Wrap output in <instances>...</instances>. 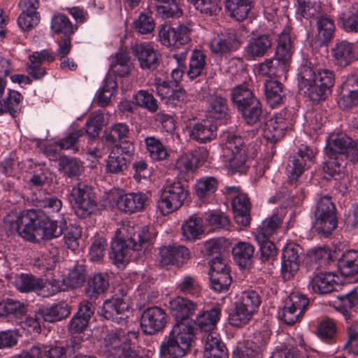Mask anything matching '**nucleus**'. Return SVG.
I'll list each match as a JSON object with an SVG mask.
<instances>
[{"mask_svg": "<svg viewBox=\"0 0 358 358\" xmlns=\"http://www.w3.org/2000/svg\"><path fill=\"white\" fill-rule=\"evenodd\" d=\"M52 31L61 36H73L78 29L70 20L64 14H57L52 17L51 20Z\"/></svg>", "mask_w": 358, "mask_h": 358, "instance_id": "obj_44", "label": "nucleus"}, {"mask_svg": "<svg viewBox=\"0 0 358 358\" xmlns=\"http://www.w3.org/2000/svg\"><path fill=\"white\" fill-rule=\"evenodd\" d=\"M59 165L64 174L70 178L79 176L83 169L81 162L74 157H62Z\"/></svg>", "mask_w": 358, "mask_h": 358, "instance_id": "obj_63", "label": "nucleus"}, {"mask_svg": "<svg viewBox=\"0 0 358 358\" xmlns=\"http://www.w3.org/2000/svg\"><path fill=\"white\" fill-rule=\"evenodd\" d=\"M159 264L162 266L176 265L180 266L190 257L189 250L180 245H169L159 249Z\"/></svg>", "mask_w": 358, "mask_h": 358, "instance_id": "obj_19", "label": "nucleus"}, {"mask_svg": "<svg viewBox=\"0 0 358 358\" xmlns=\"http://www.w3.org/2000/svg\"><path fill=\"white\" fill-rule=\"evenodd\" d=\"M85 131L83 129H74L69 133L64 138L55 142V144L62 150H72L74 152L79 150L78 145L79 138L83 136Z\"/></svg>", "mask_w": 358, "mask_h": 358, "instance_id": "obj_58", "label": "nucleus"}, {"mask_svg": "<svg viewBox=\"0 0 358 358\" xmlns=\"http://www.w3.org/2000/svg\"><path fill=\"white\" fill-rule=\"evenodd\" d=\"M241 44L236 31H229L215 36L209 43V48L213 54L223 56L238 50Z\"/></svg>", "mask_w": 358, "mask_h": 358, "instance_id": "obj_16", "label": "nucleus"}, {"mask_svg": "<svg viewBox=\"0 0 358 358\" xmlns=\"http://www.w3.org/2000/svg\"><path fill=\"white\" fill-rule=\"evenodd\" d=\"M335 275L330 272L315 275L309 283V288L314 292L324 294L332 292L336 286Z\"/></svg>", "mask_w": 358, "mask_h": 358, "instance_id": "obj_32", "label": "nucleus"}, {"mask_svg": "<svg viewBox=\"0 0 358 358\" xmlns=\"http://www.w3.org/2000/svg\"><path fill=\"white\" fill-rule=\"evenodd\" d=\"M267 103L272 108L284 103L287 92L284 85L276 80H267L264 83Z\"/></svg>", "mask_w": 358, "mask_h": 358, "instance_id": "obj_29", "label": "nucleus"}, {"mask_svg": "<svg viewBox=\"0 0 358 358\" xmlns=\"http://www.w3.org/2000/svg\"><path fill=\"white\" fill-rule=\"evenodd\" d=\"M104 125V117L102 113H92L85 123V133L92 138L99 136Z\"/></svg>", "mask_w": 358, "mask_h": 358, "instance_id": "obj_61", "label": "nucleus"}, {"mask_svg": "<svg viewBox=\"0 0 358 358\" xmlns=\"http://www.w3.org/2000/svg\"><path fill=\"white\" fill-rule=\"evenodd\" d=\"M202 219L194 215L182 225L184 237L187 240H195L203 232Z\"/></svg>", "mask_w": 358, "mask_h": 358, "instance_id": "obj_51", "label": "nucleus"}, {"mask_svg": "<svg viewBox=\"0 0 358 358\" xmlns=\"http://www.w3.org/2000/svg\"><path fill=\"white\" fill-rule=\"evenodd\" d=\"M206 66V55L201 50H194L190 56L187 75L191 80L202 75Z\"/></svg>", "mask_w": 358, "mask_h": 358, "instance_id": "obj_42", "label": "nucleus"}, {"mask_svg": "<svg viewBox=\"0 0 358 358\" xmlns=\"http://www.w3.org/2000/svg\"><path fill=\"white\" fill-rule=\"evenodd\" d=\"M257 99L253 92L244 85H237L231 92V101L238 111Z\"/></svg>", "mask_w": 358, "mask_h": 358, "instance_id": "obj_38", "label": "nucleus"}, {"mask_svg": "<svg viewBox=\"0 0 358 358\" xmlns=\"http://www.w3.org/2000/svg\"><path fill=\"white\" fill-rule=\"evenodd\" d=\"M317 20V39L320 43H326L333 37L335 31L334 22L327 15H320Z\"/></svg>", "mask_w": 358, "mask_h": 358, "instance_id": "obj_49", "label": "nucleus"}, {"mask_svg": "<svg viewBox=\"0 0 358 358\" xmlns=\"http://www.w3.org/2000/svg\"><path fill=\"white\" fill-rule=\"evenodd\" d=\"M194 336L193 326L175 324L169 335L161 343L159 352L164 357H183L189 349Z\"/></svg>", "mask_w": 358, "mask_h": 358, "instance_id": "obj_3", "label": "nucleus"}, {"mask_svg": "<svg viewBox=\"0 0 358 358\" xmlns=\"http://www.w3.org/2000/svg\"><path fill=\"white\" fill-rule=\"evenodd\" d=\"M282 222L281 217L277 214L266 218L257 228L255 238L262 241L266 238H271L279 229Z\"/></svg>", "mask_w": 358, "mask_h": 358, "instance_id": "obj_47", "label": "nucleus"}, {"mask_svg": "<svg viewBox=\"0 0 358 358\" xmlns=\"http://www.w3.org/2000/svg\"><path fill=\"white\" fill-rule=\"evenodd\" d=\"M117 87L116 83L112 79H106L103 85L96 94V100L99 106L105 107L108 105L110 98Z\"/></svg>", "mask_w": 358, "mask_h": 358, "instance_id": "obj_64", "label": "nucleus"}, {"mask_svg": "<svg viewBox=\"0 0 358 358\" xmlns=\"http://www.w3.org/2000/svg\"><path fill=\"white\" fill-rule=\"evenodd\" d=\"M134 228L128 229V232L131 234L129 237L130 242L132 243L133 249L139 250L143 248L147 249L152 245L155 239V234L153 230L147 227L139 229L138 231H134Z\"/></svg>", "mask_w": 358, "mask_h": 358, "instance_id": "obj_35", "label": "nucleus"}, {"mask_svg": "<svg viewBox=\"0 0 358 358\" xmlns=\"http://www.w3.org/2000/svg\"><path fill=\"white\" fill-rule=\"evenodd\" d=\"M12 71L10 60L0 58V115L8 113L13 118L21 112V103L23 96L16 90L8 89L4 96L6 81L3 78Z\"/></svg>", "mask_w": 358, "mask_h": 358, "instance_id": "obj_4", "label": "nucleus"}, {"mask_svg": "<svg viewBox=\"0 0 358 358\" xmlns=\"http://www.w3.org/2000/svg\"><path fill=\"white\" fill-rule=\"evenodd\" d=\"M315 217V227L319 234L327 236L337 227L336 207L330 197L323 196L320 199Z\"/></svg>", "mask_w": 358, "mask_h": 358, "instance_id": "obj_7", "label": "nucleus"}, {"mask_svg": "<svg viewBox=\"0 0 358 358\" xmlns=\"http://www.w3.org/2000/svg\"><path fill=\"white\" fill-rule=\"evenodd\" d=\"M188 196V191L179 181L166 184L161 190L157 208L164 215L179 209Z\"/></svg>", "mask_w": 358, "mask_h": 358, "instance_id": "obj_6", "label": "nucleus"}, {"mask_svg": "<svg viewBox=\"0 0 358 358\" xmlns=\"http://www.w3.org/2000/svg\"><path fill=\"white\" fill-rule=\"evenodd\" d=\"M200 13L208 16L217 15L221 10L220 0H187Z\"/></svg>", "mask_w": 358, "mask_h": 358, "instance_id": "obj_59", "label": "nucleus"}, {"mask_svg": "<svg viewBox=\"0 0 358 358\" xmlns=\"http://www.w3.org/2000/svg\"><path fill=\"white\" fill-rule=\"evenodd\" d=\"M337 103L338 107L346 110L358 105V73L348 75L340 87Z\"/></svg>", "mask_w": 358, "mask_h": 358, "instance_id": "obj_12", "label": "nucleus"}, {"mask_svg": "<svg viewBox=\"0 0 358 358\" xmlns=\"http://www.w3.org/2000/svg\"><path fill=\"white\" fill-rule=\"evenodd\" d=\"M216 131V125L208 120L191 124L188 129L189 138L199 143H207L215 138Z\"/></svg>", "mask_w": 358, "mask_h": 358, "instance_id": "obj_21", "label": "nucleus"}, {"mask_svg": "<svg viewBox=\"0 0 358 358\" xmlns=\"http://www.w3.org/2000/svg\"><path fill=\"white\" fill-rule=\"evenodd\" d=\"M271 46V38L269 36L264 34L250 38L245 51L252 57H261L266 55Z\"/></svg>", "mask_w": 358, "mask_h": 358, "instance_id": "obj_36", "label": "nucleus"}, {"mask_svg": "<svg viewBox=\"0 0 358 358\" xmlns=\"http://www.w3.org/2000/svg\"><path fill=\"white\" fill-rule=\"evenodd\" d=\"M129 303L125 296L121 297L116 295L104 301L101 314L104 318L117 324L124 323L128 317Z\"/></svg>", "mask_w": 358, "mask_h": 358, "instance_id": "obj_13", "label": "nucleus"}, {"mask_svg": "<svg viewBox=\"0 0 358 358\" xmlns=\"http://www.w3.org/2000/svg\"><path fill=\"white\" fill-rule=\"evenodd\" d=\"M314 157V151L309 147L303 145L300 147L295 154L289 157L287 166L289 184L296 185L299 178L309 166V163Z\"/></svg>", "mask_w": 358, "mask_h": 358, "instance_id": "obj_9", "label": "nucleus"}, {"mask_svg": "<svg viewBox=\"0 0 358 358\" xmlns=\"http://www.w3.org/2000/svg\"><path fill=\"white\" fill-rule=\"evenodd\" d=\"M352 143V138L343 133L331 134L327 140L325 147V154L331 159L343 157L345 155L348 149Z\"/></svg>", "mask_w": 358, "mask_h": 358, "instance_id": "obj_23", "label": "nucleus"}, {"mask_svg": "<svg viewBox=\"0 0 358 358\" xmlns=\"http://www.w3.org/2000/svg\"><path fill=\"white\" fill-rule=\"evenodd\" d=\"M238 112L247 124L250 125H262L265 122L266 114L262 110V104L258 98L244 106Z\"/></svg>", "mask_w": 358, "mask_h": 358, "instance_id": "obj_30", "label": "nucleus"}, {"mask_svg": "<svg viewBox=\"0 0 358 358\" xmlns=\"http://www.w3.org/2000/svg\"><path fill=\"white\" fill-rule=\"evenodd\" d=\"M221 310L219 307H213L210 310L200 313L194 323L202 331L206 334L213 333L217 322L220 320Z\"/></svg>", "mask_w": 358, "mask_h": 358, "instance_id": "obj_33", "label": "nucleus"}, {"mask_svg": "<svg viewBox=\"0 0 358 358\" xmlns=\"http://www.w3.org/2000/svg\"><path fill=\"white\" fill-rule=\"evenodd\" d=\"M254 252V246L247 242H239L232 249L234 259L241 268L250 265Z\"/></svg>", "mask_w": 358, "mask_h": 358, "instance_id": "obj_39", "label": "nucleus"}, {"mask_svg": "<svg viewBox=\"0 0 358 358\" xmlns=\"http://www.w3.org/2000/svg\"><path fill=\"white\" fill-rule=\"evenodd\" d=\"M299 87L314 102L325 100L335 83L333 71L328 69L315 71L308 65H302L298 73Z\"/></svg>", "mask_w": 358, "mask_h": 358, "instance_id": "obj_2", "label": "nucleus"}, {"mask_svg": "<svg viewBox=\"0 0 358 358\" xmlns=\"http://www.w3.org/2000/svg\"><path fill=\"white\" fill-rule=\"evenodd\" d=\"M27 306L22 302L6 299L0 302V317L12 316L15 318H20L25 315Z\"/></svg>", "mask_w": 358, "mask_h": 358, "instance_id": "obj_43", "label": "nucleus"}, {"mask_svg": "<svg viewBox=\"0 0 358 358\" xmlns=\"http://www.w3.org/2000/svg\"><path fill=\"white\" fill-rule=\"evenodd\" d=\"M134 103L138 107L144 108L150 113H155L159 108L157 99L152 93L147 90H141L134 95Z\"/></svg>", "mask_w": 358, "mask_h": 358, "instance_id": "obj_53", "label": "nucleus"}, {"mask_svg": "<svg viewBox=\"0 0 358 358\" xmlns=\"http://www.w3.org/2000/svg\"><path fill=\"white\" fill-rule=\"evenodd\" d=\"M131 50L142 69L153 71L159 66L161 55L151 44L148 43H135L131 46Z\"/></svg>", "mask_w": 358, "mask_h": 358, "instance_id": "obj_15", "label": "nucleus"}, {"mask_svg": "<svg viewBox=\"0 0 358 358\" xmlns=\"http://www.w3.org/2000/svg\"><path fill=\"white\" fill-rule=\"evenodd\" d=\"M232 208L236 222L243 227L249 225L251 220V204L246 194L238 193L233 199Z\"/></svg>", "mask_w": 358, "mask_h": 358, "instance_id": "obj_24", "label": "nucleus"}, {"mask_svg": "<svg viewBox=\"0 0 358 358\" xmlns=\"http://www.w3.org/2000/svg\"><path fill=\"white\" fill-rule=\"evenodd\" d=\"M4 224L11 234L17 233L31 242L57 238L63 233V229L56 221L34 209L23 211L20 215L12 211L5 217Z\"/></svg>", "mask_w": 358, "mask_h": 358, "instance_id": "obj_1", "label": "nucleus"}, {"mask_svg": "<svg viewBox=\"0 0 358 358\" xmlns=\"http://www.w3.org/2000/svg\"><path fill=\"white\" fill-rule=\"evenodd\" d=\"M253 313L245 309L238 303H236L235 308L229 315V322L231 325L241 327L245 325L252 318Z\"/></svg>", "mask_w": 358, "mask_h": 358, "instance_id": "obj_62", "label": "nucleus"}, {"mask_svg": "<svg viewBox=\"0 0 358 358\" xmlns=\"http://www.w3.org/2000/svg\"><path fill=\"white\" fill-rule=\"evenodd\" d=\"M86 280V270L84 265L77 264L69 272L68 276L64 279L67 287L76 289L82 286Z\"/></svg>", "mask_w": 358, "mask_h": 358, "instance_id": "obj_56", "label": "nucleus"}, {"mask_svg": "<svg viewBox=\"0 0 358 358\" xmlns=\"http://www.w3.org/2000/svg\"><path fill=\"white\" fill-rule=\"evenodd\" d=\"M109 287L108 277L105 273H97L90 277L85 289V294L90 299H96Z\"/></svg>", "mask_w": 358, "mask_h": 358, "instance_id": "obj_34", "label": "nucleus"}, {"mask_svg": "<svg viewBox=\"0 0 358 358\" xmlns=\"http://www.w3.org/2000/svg\"><path fill=\"white\" fill-rule=\"evenodd\" d=\"M223 141L224 155L228 157L231 168L238 172L245 171L250 156L247 152L243 138L239 135L228 133Z\"/></svg>", "mask_w": 358, "mask_h": 358, "instance_id": "obj_5", "label": "nucleus"}, {"mask_svg": "<svg viewBox=\"0 0 358 358\" xmlns=\"http://www.w3.org/2000/svg\"><path fill=\"white\" fill-rule=\"evenodd\" d=\"M339 19L347 32H358V5H352L343 12Z\"/></svg>", "mask_w": 358, "mask_h": 358, "instance_id": "obj_54", "label": "nucleus"}, {"mask_svg": "<svg viewBox=\"0 0 358 358\" xmlns=\"http://www.w3.org/2000/svg\"><path fill=\"white\" fill-rule=\"evenodd\" d=\"M110 249V258L117 266L127 262L130 252L135 250L132 248V243L129 237L127 239L120 238L113 240Z\"/></svg>", "mask_w": 358, "mask_h": 358, "instance_id": "obj_28", "label": "nucleus"}, {"mask_svg": "<svg viewBox=\"0 0 358 358\" xmlns=\"http://www.w3.org/2000/svg\"><path fill=\"white\" fill-rule=\"evenodd\" d=\"M302 251L301 247L296 243H289L285 245L282 252L281 268L284 280H290L299 271Z\"/></svg>", "mask_w": 358, "mask_h": 358, "instance_id": "obj_14", "label": "nucleus"}, {"mask_svg": "<svg viewBox=\"0 0 358 358\" xmlns=\"http://www.w3.org/2000/svg\"><path fill=\"white\" fill-rule=\"evenodd\" d=\"M292 53L293 48L291 37L289 34L282 33L278 37L275 57L288 66Z\"/></svg>", "mask_w": 358, "mask_h": 358, "instance_id": "obj_45", "label": "nucleus"}, {"mask_svg": "<svg viewBox=\"0 0 358 358\" xmlns=\"http://www.w3.org/2000/svg\"><path fill=\"white\" fill-rule=\"evenodd\" d=\"M287 69V66L275 56L273 58L266 59L258 67V71L260 74L269 77H280L284 74Z\"/></svg>", "mask_w": 358, "mask_h": 358, "instance_id": "obj_46", "label": "nucleus"}, {"mask_svg": "<svg viewBox=\"0 0 358 358\" xmlns=\"http://www.w3.org/2000/svg\"><path fill=\"white\" fill-rule=\"evenodd\" d=\"M177 290L185 295L198 296L201 292V286L198 280L193 276L185 275L178 282Z\"/></svg>", "mask_w": 358, "mask_h": 358, "instance_id": "obj_60", "label": "nucleus"}, {"mask_svg": "<svg viewBox=\"0 0 358 358\" xmlns=\"http://www.w3.org/2000/svg\"><path fill=\"white\" fill-rule=\"evenodd\" d=\"M202 341L205 358H228L227 349L216 333L205 334Z\"/></svg>", "mask_w": 358, "mask_h": 358, "instance_id": "obj_25", "label": "nucleus"}, {"mask_svg": "<svg viewBox=\"0 0 358 358\" xmlns=\"http://www.w3.org/2000/svg\"><path fill=\"white\" fill-rule=\"evenodd\" d=\"M337 299L336 309L343 315L346 320H350L351 310L358 306V286L348 294L338 296Z\"/></svg>", "mask_w": 358, "mask_h": 358, "instance_id": "obj_37", "label": "nucleus"}, {"mask_svg": "<svg viewBox=\"0 0 358 358\" xmlns=\"http://www.w3.org/2000/svg\"><path fill=\"white\" fill-rule=\"evenodd\" d=\"M128 166V161L118 147L113 148L106 161V171L113 174L123 173Z\"/></svg>", "mask_w": 358, "mask_h": 358, "instance_id": "obj_40", "label": "nucleus"}, {"mask_svg": "<svg viewBox=\"0 0 358 358\" xmlns=\"http://www.w3.org/2000/svg\"><path fill=\"white\" fill-rule=\"evenodd\" d=\"M338 268L341 274L346 277L358 273V251L344 252L338 261Z\"/></svg>", "mask_w": 358, "mask_h": 358, "instance_id": "obj_41", "label": "nucleus"}, {"mask_svg": "<svg viewBox=\"0 0 358 358\" xmlns=\"http://www.w3.org/2000/svg\"><path fill=\"white\" fill-rule=\"evenodd\" d=\"M16 288L21 292H40L43 280L32 275L21 274L15 280Z\"/></svg>", "mask_w": 358, "mask_h": 358, "instance_id": "obj_50", "label": "nucleus"}, {"mask_svg": "<svg viewBox=\"0 0 358 358\" xmlns=\"http://www.w3.org/2000/svg\"><path fill=\"white\" fill-rule=\"evenodd\" d=\"M71 313V308L64 302L54 303L51 306L41 307L38 310V315L43 322L55 323L66 319Z\"/></svg>", "mask_w": 358, "mask_h": 358, "instance_id": "obj_26", "label": "nucleus"}, {"mask_svg": "<svg viewBox=\"0 0 358 358\" xmlns=\"http://www.w3.org/2000/svg\"><path fill=\"white\" fill-rule=\"evenodd\" d=\"M332 53L336 64L345 66L355 59V46L354 43L341 41L332 49Z\"/></svg>", "mask_w": 358, "mask_h": 358, "instance_id": "obj_31", "label": "nucleus"}, {"mask_svg": "<svg viewBox=\"0 0 358 358\" xmlns=\"http://www.w3.org/2000/svg\"><path fill=\"white\" fill-rule=\"evenodd\" d=\"M167 314L159 306L146 308L141 315V327L143 332L148 335H154L162 331L167 322Z\"/></svg>", "mask_w": 358, "mask_h": 358, "instance_id": "obj_11", "label": "nucleus"}, {"mask_svg": "<svg viewBox=\"0 0 358 358\" xmlns=\"http://www.w3.org/2000/svg\"><path fill=\"white\" fill-rule=\"evenodd\" d=\"M71 196L74 201L76 215L80 218L90 215L96 207L95 194L90 185L80 182L73 187Z\"/></svg>", "mask_w": 358, "mask_h": 358, "instance_id": "obj_8", "label": "nucleus"}, {"mask_svg": "<svg viewBox=\"0 0 358 358\" xmlns=\"http://www.w3.org/2000/svg\"><path fill=\"white\" fill-rule=\"evenodd\" d=\"M320 3L313 0H297V13L307 20L317 19L321 15Z\"/></svg>", "mask_w": 358, "mask_h": 358, "instance_id": "obj_52", "label": "nucleus"}, {"mask_svg": "<svg viewBox=\"0 0 358 358\" xmlns=\"http://www.w3.org/2000/svg\"><path fill=\"white\" fill-rule=\"evenodd\" d=\"M265 127V136L271 141L277 142L285 136V131L291 129L292 120L286 112H281L267 121Z\"/></svg>", "mask_w": 358, "mask_h": 358, "instance_id": "obj_18", "label": "nucleus"}, {"mask_svg": "<svg viewBox=\"0 0 358 358\" xmlns=\"http://www.w3.org/2000/svg\"><path fill=\"white\" fill-rule=\"evenodd\" d=\"M147 150L150 157L156 161L164 160L166 158L168 153L164 145L155 137H147L145 140Z\"/></svg>", "mask_w": 358, "mask_h": 358, "instance_id": "obj_57", "label": "nucleus"}, {"mask_svg": "<svg viewBox=\"0 0 358 358\" xmlns=\"http://www.w3.org/2000/svg\"><path fill=\"white\" fill-rule=\"evenodd\" d=\"M208 112L211 118L222 122H226L230 118L226 98L219 94H212L208 99Z\"/></svg>", "mask_w": 358, "mask_h": 358, "instance_id": "obj_27", "label": "nucleus"}, {"mask_svg": "<svg viewBox=\"0 0 358 358\" xmlns=\"http://www.w3.org/2000/svg\"><path fill=\"white\" fill-rule=\"evenodd\" d=\"M210 262L209 276L211 287L219 292L228 290L232 282L228 259L214 257Z\"/></svg>", "mask_w": 358, "mask_h": 358, "instance_id": "obj_10", "label": "nucleus"}, {"mask_svg": "<svg viewBox=\"0 0 358 358\" xmlns=\"http://www.w3.org/2000/svg\"><path fill=\"white\" fill-rule=\"evenodd\" d=\"M265 345L266 340L262 337V334L256 333L252 340L247 341L243 346L234 350L232 358H262Z\"/></svg>", "mask_w": 358, "mask_h": 358, "instance_id": "obj_22", "label": "nucleus"}, {"mask_svg": "<svg viewBox=\"0 0 358 358\" xmlns=\"http://www.w3.org/2000/svg\"><path fill=\"white\" fill-rule=\"evenodd\" d=\"M218 181L213 176L205 177L197 181L196 194L199 199H204L213 194L217 188Z\"/></svg>", "mask_w": 358, "mask_h": 358, "instance_id": "obj_55", "label": "nucleus"}, {"mask_svg": "<svg viewBox=\"0 0 358 358\" xmlns=\"http://www.w3.org/2000/svg\"><path fill=\"white\" fill-rule=\"evenodd\" d=\"M169 308L172 316L176 320L175 324L192 326L189 322V318L196 310L195 303L187 298L177 296L170 301Z\"/></svg>", "mask_w": 358, "mask_h": 358, "instance_id": "obj_17", "label": "nucleus"}, {"mask_svg": "<svg viewBox=\"0 0 358 358\" xmlns=\"http://www.w3.org/2000/svg\"><path fill=\"white\" fill-rule=\"evenodd\" d=\"M252 0H227L226 8L238 21L245 19L251 8Z\"/></svg>", "mask_w": 358, "mask_h": 358, "instance_id": "obj_48", "label": "nucleus"}, {"mask_svg": "<svg viewBox=\"0 0 358 358\" xmlns=\"http://www.w3.org/2000/svg\"><path fill=\"white\" fill-rule=\"evenodd\" d=\"M148 201V196L143 192H131L119 196L116 206L126 213L132 214L145 209Z\"/></svg>", "mask_w": 358, "mask_h": 358, "instance_id": "obj_20", "label": "nucleus"}]
</instances>
